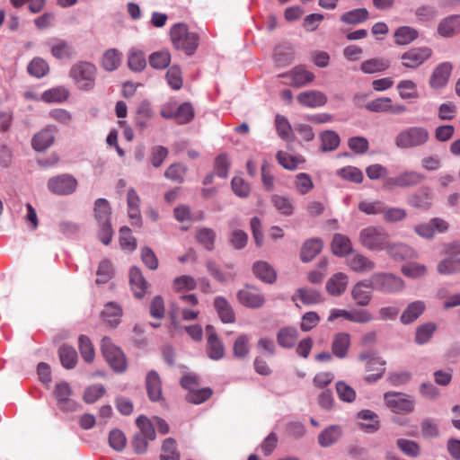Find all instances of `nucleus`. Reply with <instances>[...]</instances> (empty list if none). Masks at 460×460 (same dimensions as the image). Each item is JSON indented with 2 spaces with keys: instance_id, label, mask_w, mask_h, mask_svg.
<instances>
[{
  "instance_id": "1",
  "label": "nucleus",
  "mask_w": 460,
  "mask_h": 460,
  "mask_svg": "<svg viewBox=\"0 0 460 460\" xmlns=\"http://www.w3.org/2000/svg\"><path fill=\"white\" fill-rule=\"evenodd\" d=\"M389 240L388 232L384 227L377 226L364 227L358 234L359 243L371 252L384 251Z\"/></svg>"
},
{
  "instance_id": "2",
  "label": "nucleus",
  "mask_w": 460,
  "mask_h": 460,
  "mask_svg": "<svg viewBox=\"0 0 460 460\" xmlns=\"http://www.w3.org/2000/svg\"><path fill=\"white\" fill-rule=\"evenodd\" d=\"M173 46L187 55L191 56L199 46V36L195 32L189 31L185 23H176L170 31Z\"/></svg>"
},
{
  "instance_id": "3",
  "label": "nucleus",
  "mask_w": 460,
  "mask_h": 460,
  "mask_svg": "<svg viewBox=\"0 0 460 460\" xmlns=\"http://www.w3.org/2000/svg\"><path fill=\"white\" fill-rule=\"evenodd\" d=\"M96 73L93 64L80 61L72 66L69 75L80 90L91 91L95 85Z\"/></svg>"
},
{
  "instance_id": "4",
  "label": "nucleus",
  "mask_w": 460,
  "mask_h": 460,
  "mask_svg": "<svg viewBox=\"0 0 460 460\" xmlns=\"http://www.w3.org/2000/svg\"><path fill=\"white\" fill-rule=\"evenodd\" d=\"M373 290L383 294H397L405 288L403 279L393 273L376 272L369 278Z\"/></svg>"
},
{
  "instance_id": "5",
  "label": "nucleus",
  "mask_w": 460,
  "mask_h": 460,
  "mask_svg": "<svg viewBox=\"0 0 460 460\" xmlns=\"http://www.w3.org/2000/svg\"><path fill=\"white\" fill-rule=\"evenodd\" d=\"M101 349L106 361L114 371L122 373L127 369V360L124 353L109 337L102 339Z\"/></svg>"
},
{
  "instance_id": "6",
  "label": "nucleus",
  "mask_w": 460,
  "mask_h": 460,
  "mask_svg": "<svg viewBox=\"0 0 460 460\" xmlns=\"http://www.w3.org/2000/svg\"><path fill=\"white\" fill-rule=\"evenodd\" d=\"M385 404L394 413L409 414L415 410L414 398L407 394L399 392H386L384 394Z\"/></svg>"
},
{
  "instance_id": "7",
  "label": "nucleus",
  "mask_w": 460,
  "mask_h": 460,
  "mask_svg": "<svg viewBox=\"0 0 460 460\" xmlns=\"http://www.w3.org/2000/svg\"><path fill=\"white\" fill-rule=\"evenodd\" d=\"M429 135L425 128L411 127L397 135L395 145L399 148H412L424 145Z\"/></svg>"
},
{
  "instance_id": "8",
  "label": "nucleus",
  "mask_w": 460,
  "mask_h": 460,
  "mask_svg": "<svg viewBox=\"0 0 460 460\" xmlns=\"http://www.w3.org/2000/svg\"><path fill=\"white\" fill-rule=\"evenodd\" d=\"M198 298L194 294L184 295L180 297L176 308L172 312V323H177V315L180 314L184 321L195 320L199 311L196 308Z\"/></svg>"
},
{
  "instance_id": "9",
  "label": "nucleus",
  "mask_w": 460,
  "mask_h": 460,
  "mask_svg": "<svg viewBox=\"0 0 460 460\" xmlns=\"http://www.w3.org/2000/svg\"><path fill=\"white\" fill-rule=\"evenodd\" d=\"M77 184L73 175L65 173L51 177L48 181V189L55 195L67 196L75 191Z\"/></svg>"
},
{
  "instance_id": "10",
  "label": "nucleus",
  "mask_w": 460,
  "mask_h": 460,
  "mask_svg": "<svg viewBox=\"0 0 460 460\" xmlns=\"http://www.w3.org/2000/svg\"><path fill=\"white\" fill-rule=\"evenodd\" d=\"M425 176L416 171H404L394 177L386 178L384 186L386 189L407 188L421 183Z\"/></svg>"
},
{
  "instance_id": "11",
  "label": "nucleus",
  "mask_w": 460,
  "mask_h": 460,
  "mask_svg": "<svg viewBox=\"0 0 460 460\" xmlns=\"http://www.w3.org/2000/svg\"><path fill=\"white\" fill-rule=\"evenodd\" d=\"M237 299L241 305L248 308H260L265 304V296L258 288L246 286L237 293Z\"/></svg>"
},
{
  "instance_id": "12",
  "label": "nucleus",
  "mask_w": 460,
  "mask_h": 460,
  "mask_svg": "<svg viewBox=\"0 0 460 460\" xmlns=\"http://www.w3.org/2000/svg\"><path fill=\"white\" fill-rule=\"evenodd\" d=\"M431 54L432 50L428 47L412 48L402 55V65L407 68H417L429 59Z\"/></svg>"
},
{
  "instance_id": "13",
  "label": "nucleus",
  "mask_w": 460,
  "mask_h": 460,
  "mask_svg": "<svg viewBox=\"0 0 460 460\" xmlns=\"http://www.w3.org/2000/svg\"><path fill=\"white\" fill-rule=\"evenodd\" d=\"M434 192L429 187H421L408 198V204L423 211L429 210L433 203Z\"/></svg>"
},
{
  "instance_id": "14",
  "label": "nucleus",
  "mask_w": 460,
  "mask_h": 460,
  "mask_svg": "<svg viewBox=\"0 0 460 460\" xmlns=\"http://www.w3.org/2000/svg\"><path fill=\"white\" fill-rule=\"evenodd\" d=\"M71 394V388L66 382H60L56 385L54 395L59 408L63 411H75L78 408V404L70 398Z\"/></svg>"
},
{
  "instance_id": "15",
  "label": "nucleus",
  "mask_w": 460,
  "mask_h": 460,
  "mask_svg": "<svg viewBox=\"0 0 460 460\" xmlns=\"http://www.w3.org/2000/svg\"><path fill=\"white\" fill-rule=\"evenodd\" d=\"M372 289L369 279L360 280L353 286L351 296L358 305L367 306L372 300Z\"/></svg>"
},
{
  "instance_id": "16",
  "label": "nucleus",
  "mask_w": 460,
  "mask_h": 460,
  "mask_svg": "<svg viewBox=\"0 0 460 460\" xmlns=\"http://www.w3.org/2000/svg\"><path fill=\"white\" fill-rule=\"evenodd\" d=\"M128 216L132 226L140 227L142 226V216L140 211V198L134 188H129L127 192Z\"/></svg>"
},
{
  "instance_id": "17",
  "label": "nucleus",
  "mask_w": 460,
  "mask_h": 460,
  "mask_svg": "<svg viewBox=\"0 0 460 460\" xmlns=\"http://www.w3.org/2000/svg\"><path fill=\"white\" fill-rule=\"evenodd\" d=\"M349 268L357 273H366L376 269V263L366 255L352 252L347 259Z\"/></svg>"
},
{
  "instance_id": "18",
  "label": "nucleus",
  "mask_w": 460,
  "mask_h": 460,
  "mask_svg": "<svg viewBox=\"0 0 460 460\" xmlns=\"http://www.w3.org/2000/svg\"><path fill=\"white\" fill-rule=\"evenodd\" d=\"M386 254L396 261L417 257L415 251L403 243H392L388 241L385 250Z\"/></svg>"
},
{
  "instance_id": "19",
  "label": "nucleus",
  "mask_w": 460,
  "mask_h": 460,
  "mask_svg": "<svg viewBox=\"0 0 460 460\" xmlns=\"http://www.w3.org/2000/svg\"><path fill=\"white\" fill-rule=\"evenodd\" d=\"M442 38H452L460 33V14H451L441 19L437 28Z\"/></svg>"
},
{
  "instance_id": "20",
  "label": "nucleus",
  "mask_w": 460,
  "mask_h": 460,
  "mask_svg": "<svg viewBox=\"0 0 460 460\" xmlns=\"http://www.w3.org/2000/svg\"><path fill=\"white\" fill-rule=\"evenodd\" d=\"M279 77H285L290 80L289 84L295 87H302L314 79V75L305 69L303 66H296L288 73L279 75Z\"/></svg>"
},
{
  "instance_id": "21",
  "label": "nucleus",
  "mask_w": 460,
  "mask_h": 460,
  "mask_svg": "<svg viewBox=\"0 0 460 460\" xmlns=\"http://www.w3.org/2000/svg\"><path fill=\"white\" fill-rule=\"evenodd\" d=\"M453 66L450 62H443L437 66L430 76L429 85L434 89L445 87L451 75Z\"/></svg>"
},
{
  "instance_id": "22",
  "label": "nucleus",
  "mask_w": 460,
  "mask_h": 460,
  "mask_svg": "<svg viewBox=\"0 0 460 460\" xmlns=\"http://www.w3.org/2000/svg\"><path fill=\"white\" fill-rule=\"evenodd\" d=\"M129 284L136 297L142 298L145 296L148 284L137 267H132L129 270Z\"/></svg>"
},
{
  "instance_id": "23",
  "label": "nucleus",
  "mask_w": 460,
  "mask_h": 460,
  "mask_svg": "<svg viewBox=\"0 0 460 460\" xmlns=\"http://www.w3.org/2000/svg\"><path fill=\"white\" fill-rule=\"evenodd\" d=\"M367 108L368 111L372 112H394V113H402L405 111V109L402 105H393L390 98L382 97L373 100L372 102L367 104Z\"/></svg>"
},
{
  "instance_id": "24",
  "label": "nucleus",
  "mask_w": 460,
  "mask_h": 460,
  "mask_svg": "<svg viewBox=\"0 0 460 460\" xmlns=\"http://www.w3.org/2000/svg\"><path fill=\"white\" fill-rule=\"evenodd\" d=\"M426 304L424 301L416 300L408 304L402 311L400 320L403 324L414 323L425 311Z\"/></svg>"
},
{
  "instance_id": "25",
  "label": "nucleus",
  "mask_w": 460,
  "mask_h": 460,
  "mask_svg": "<svg viewBox=\"0 0 460 460\" xmlns=\"http://www.w3.org/2000/svg\"><path fill=\"white\" fill-rule=\"evenodd\" d=\"M49 45L50 46L52 56L57 59L71 58L75 54L72 44L66 40L52 39Z\"/></svg>"
},
{
  "instance_id": "26",
  "label": "nucleus",
  "mask_w": 460,
  "mask_h": 460,
  "mask_svg": "<svg viewBox=\"0 0 460 460\" xmlns=\"http://www.w3.org/2000/svg\"><path fill=\"white\" fill-rule=\"evenodd\" d=\"M350 346V335L348 332H338L332 341V352L338 358H345Z\"/></svg>"
},
{
  "instance_id": "27",
  "label": "nucleus",
  "mask_w": 460,
  "mask_h": 460,
  "mask_svg": "<svg viewBox=\"0 0 460 460\" xmlns=\"http://www.w3.org/2000/svg\"><path fill=\"white\" fill-rule=\"evenodd\" d=\"M54 139L55 129L49 127L34 135L31 140V145L36 151L42 152L53 144Z\"/></svg>"
},
{
  "instance_id": "28",
  "label": "nucleus",
  "mask_w": 460,
  "mask_h": 460,
  "mask_svg": "<svg viewBox=\"0 0 460 460\" xmlns=\"http://www.w3.org/2000/svg\"><path fill=\"white\" fill-rule=\"evenodd\" d=\"M146 385L151 401L156 402L162 398V382L156 371L151 370L147 373Z\"/></svg>"
},
{
  "instance_id": "29",
  "label": "nucleus",
  "mask_w": 460,
  "mask_h": 460,
  "mask_svg": "<svg viewBox=\"0 0 460 460\" xmlns=\"http://www.w3.org/2000/svg\"><path fill=\"white\" fill-rule=\"evenodd\" d=\"M297 101L303 106L315 108L325 104L327 98L323 93L311 90L299 93Z\"/></svg>"
},
{
  "instance_id": "30",
  "label": "nucleus",
  "mask_w": 460,
  "mask_h": 460,
  "mask_svg": "<svg viewBox=\"0 0 460 460\" xmlns=\"http://www.w3.org/2000/svg\"><path fill=\"white\" fill-rule=\"evenodd\" d=\"M342 436L340 425H331L318 435V443L323 447H329L337 443Z\"/></svg>"
},
{
  "instance_id": "31",
  "label": "nucleus",
  "mask_w": 460,
  "mask_h": 460,
  "mask_svg": "<svg viewBox=\"0 0 460 460\" xmlns=\"http://www.w3.org/2000/svg\"><path fill=\"white\" fill-rule=\"evenodd\" d=\"M278 344L285 349L293 348L298 339V331L296 327L286 326L280 328L277 332Z\"/></svg>"
},
{
  "instance_id": "32",
  "label": "nucleus",
  "mask_w": 460,
  "mask_h": 460,
  "mask_svg": "<svg viewBox=\"0 0 460 460\" xmlns=\"http://www.w3.org/2000/svg\"><path fill=\"white\" fill-rule=\"evenodd\" d=\"M215 309L225 323H232L235 321V315L231 305L223 296H216L214 299Z\"/></svg>"
},
{
  "instance_id": "33",
  "label": "nucleus",
  "mask_w": 460,
  "mask_h": 460,
  "mask_svg": "<svg viewBox=\"0 0 460 460\" xmlns=\"http://www.w3.org/2000/svg\"><path fill=\"white\" fill-rule=\"evenodd\" d=\"M348 276L345 273L334 274L326 283V290L332 296H341L347 288Z\"/></svg>"
},
{
  "instance_id": "34",
  "label": "nucleus",
  "mask_w": 460,
  "mask_h": 460,
  "mask_svg": "<svg viewBox=\"0 0 460 460\" xmlns=\"http://www.w3.org/2000/svg\"><path fill=\"white\" fill-rule=\"evenodd\" d=\"M322 249V240L320 238H311L303 244L300 258L304 262L311 261Z\"/></svg>"
},
{
  "instance_id": "35",
  "label": "nucleus",
  "mask_w": 460,
  "mask_h": 460,
  "mask_svg": "<svg viewBox=\"0 0 460 460\" xmlns=\"http://www.w3.org/2000/svg\"><path fill=\"white\" fill-rule=\"evenodd\" d=\"M332 252L340 257L346 256L353 252L350 239L341 234H335L332 242Z\"/></svg>"
},
{
  "instance_id": "36",
  "label": "nucleus",
  "mask_w": 460,
  "mask_h": 460,
  "mask_svg": "<svg viewBox=\"0 0 460 460\" xmlns=\"http://www.w3.org/2000/svg\"><path fill=\"white\" fill-rule=\"evenodd\" d=\"M102 316L110 326L115 327L120 323L122 309L117 303L109 302L104 305Z\"/></svg>"
},
{
  "instance_id": "37",
  "label": "nucleus",
  "mask_w": 460,
  "mask_h": 460,
  "mask_svg": "<svg viewBox=\"0 0 460 460\" xmlns=\"http://www.w3.org/2000/svg\"><path fill=\"white\" fill-rule=\"evenodd\" d=\"M254 275L265 283H273L277 274L274 269L266 261H257L252 268Z\"/></svg>"
},
{
  "instance_id": "38",
  "label": "nucleus",
  "mask_w": 460,
  "mask_h": 460,
  "mask_svg": "<svg viewBox=\"0 0 460 460\" xmlns=\"http://www.w3.org/2000/svg\"><path fill=\"white\" fill-rule=\"evenodd\" d=\"M369 13L366 8H356L345 12L340 20L341 22L349 25H358L363 23L368 19Z\"/></svg>"
},
{
  "instance_id": "39",
  "label": "nucleus",
  "mask_w": 460,
  "mask_h": 460,
  "mask_svg": "<svg viewBox=\"0 0 460 460\" xmlns=\"http://www.w3.org/2000/svg\"><path fill=\"white\" fill-rule=\"evenodd\" d=\"M207 353L213 360H219L224 357V345L216 333H210L208 337Z\"/></svg>"
},
{
  "instance_id": "40",
  "label": "nucleus",
  "mask_w": 460,
  "mask_h": 460,
  "mask_svg": "<svg viewBox=\"0 0 460 460\" xmlns=\"http://www.w3.org/2000/svg\"><path fill=\"white\" fill-rule=\"evenodd\" d=\"M111 208L106 199H97L94 202V216L98 222H111Z\"/></svg>"
},
{
  "instance_id": "41",
  "label": "nucleus",
  "mask_w": 460,
  "mask_h": 460,
  "mask_svg": "<svg viewBox=\"0 0 460 460\" xmlns=\"http://www.w3.org/2000/svg\"><path fill=\"white\" fill-rule=\"evenodd\" d=\"M390 62L384 58H370L361 63L360 68L365 74L383 72L389 68Z\"/></svg>"
},
{
  "instance_id": "42",
  "label": "nucleus",
  "mask_w": 460,
  "mask_h": 460,
  "mask_svg": "<svg viewBox=\"0 0 460 460\" xmlns=\"http://www.w3.org/2000/svg\"><path fill=\"white\" fill-rule=\"evenodd\" d=\"M438 272L441 275H451L460 270V258L449 256L440 261L437 266Z\"/></svg>"
},
{
  "instance_id": "43",
  "label": "nucleus",
  "mask_w": 460,
  "mask_h": 460,
  "mask_svg": "<svg viewBox=\"0 0 460 460\" xmlns=\"http://www.w3.org/2000/svg\"><path fill=\"white\" fill-rule=\"evenodd\" d=\"M122 54L115 49L105 51L102 60V67L107 71L116 70L121 63Z\"/></svg>"
},
{
  "instance_id": "44",
  "label": "nucleus",
  "mask_w": 460,
  "mask_h": 460,
  "mask_svg": "<svg viewBox=\"0 0 460 460\" xmlns=\"http://www.w3.org/2000/svg\"><path fill=\"white\" fill-rule=\"evenodd\" d=\"M58 354L64 367L71 369L75 367L77 363V353L74 348L63 345L59 348Z\"/></svg>"
},
{
  "instance_id": "45",
  "label": "nucleus",
  "mask_w": 460,
  "mask_h": 460,
  "mask_svg": "<svg viewBox=\"0 0 460 460\" xmlns=\"http://www.w3.org/2000/svg\"><path fill=\"white\" fill-rule=\"evenodd\" d=\"M68 97V91L62 86L51 88L44 92L40 100L48 103H58L66 100Z\"/></svg>"
},
{
  "instance_id": "46",
  "label": "nucleus",
  "mask_w": 460,
  "mask_h": 460,
  "mask_svg": "<svg viewBox=\"0 0 460 460\" xmlns=\"http://www.w3.org/2000/svg\"><path fill=\"white\" fill-rule=\"evenodd\" d=\"M419 33L417 30L410 26H402L394 32L395 42L398 45H407L417 39Z\"/></svg>"
},
{
  "instance_id": "47",
  "label": "nucleus",
  "mask_w": 460,
  "mask_h": 460,
  "mask_svg": "<svg viewBox=\"0 0 460 460\" xmlns=\"http://www.w3.org/2000/svg\"><path fill=\"white\" fill-rule=\"evenodd\" d=\"M271 202L275 208L284 216H290L293 213L294 206L291 199L283 195H272Z\"/></svg>"
},
{
  "instance_id": "48",
  "label": "nucleus",
  "mask_w": 460,
  "mask_h": 460,
  "mask_svg": "<svg viewBox=\"0 0 460 460\" xmlns=\"http://www.w3.org/2000/svg\"><path fill=\"white\" fill-rule=\"evenodd\" d=\"M436 324L433 323H427L420 325L416 329L415 342L419 345L426 344L429 341L436 331Z\"/></svg>"
},
{
  "instance_id": "49",
  "label": "nucleus",
  "mask_w": 460,
  "mask_h": 460,
  "mask_svg": "<svg viewBox=\"0 0 460 460\" xmlns=\"http://www.w3.org/2000/svg\"><path fill=\"white\" fill-rule=\"evenodd\" d=\"M28 73L37 78L43 77L49 70V64L41 58H34L28 65Z\"/></svg>"
},
{
  "instance_id": "50",
  "label": "nucleus",
  "mask_w": 460,
  "mask_h": 460,
  "mask_svg": "<svg viewBox=\"0 0 460 460\" xmlns=\"http://www.w3.org/2000/svg\"><path fill=\"white\" fill-rule=\"evenodd\" d=\"M128 67L135 72L142 71L146 66L144 52L137 49H131L128 53Z\"/></svg>"
},
{
  "instance_id": "51",
  "label": "nucleus",
  "mask_w": 460,
  "mask_h": 460,
  "mask_svg": "<svg viewBox=\"0 0 460 460\" xmlns=\"http://www.w3.org/2000/svg\"><path fill=\"white\" fill-rule=\"evenodd\" d=\"M136 424L139 429L137 434L149 439H155L156 437L153 422L146 416L140 415L136 420Z\"/></svg>"
},
{
  "instance_id": "52",
  "label": "nucleus",
  "mask_w": 460,
  "mask_h": 460,
  "mask_svg": "<svg viewBox=\"0 0 460 460\" xmlns=\"http://www.w3.org/2000/svg\"><path fill=\"white\" fill-rule=\"evenodd\" d=\"M279 164L285 169L294 171L303 162L300 157L294 156L287 152L279 151L276 155Z\"/></svg>"
},
{
  "instance_id": "53",
  "label": "nucleus",
  "mask_w": 460,
  "mask_h": 460,
  "mask_svg": "<svg viewBox=\"0 0 460 460\" xmlns=\"http://www.w3.org/2000/svg\"><path fill=\"white\" fill-rule=\"evenodd\" d=\"M385 203L381 200H362L358 203V209L367 215H383Z\"/></svg>"
},
{
  "instance_id": "54",
  "label": "nucleus",
  "mask_w": 460,
  "mask_h": 460,
  "mask_svg": "<svg viewBox=\"0 0 460 460\" xmlns=\"http://www.w3.org/2000/svg\"><path fill=\"white\" fill-rule=\"evenodd\" d=\"M216 234L215 232L207 227H201L197 230L196 239L207 250L211 251L214 247Z\"/></svg>"
},
{
  "instance_id": "55",
  "label": "nucleus",
  "mask_w": 460,
  "mask_h": 460,
  "mask_svg": "<svg viewBox=\"0 0 460 460\" xmlns=\"http://www.w3.org/2000/svg\"><path fill=\"white\" fill-rule=\"evenodd\" d=\"M230 160L226 153L218 155L214 162V172L220 178H226L230 169Z\"/></svg>"
},
{
  "instance_id": "56",
  "label": "nucleus",
  "mask_w": 460,
  "mask_h": 460,
  "mask_svg": "<svg viewBox=\"0 0 460 460\" xmlns=\"http://www.w3.org/2000/svg\"><path fill=\"white\" fill-rule=\"evenodd\" d=\"M358 418L363 420H370L369 423H361V427L367 432H374L379 429V421L377 415L370 410H362L358 414Z\"/></svg>"
},
{
  "instance_id": "57",
  "label": "nucleus",
  "mask_w": 460,
  "mask_h": 460,
  "mask_svg": "<svg viewBox=\"0 0 460 460\" xmlns=\"http://www.w3.org/2000/svg\"><path fill=\"white\" fill-rule=\"evenodd\" d=\"M170 61L171 55L166 50L154 52L149 57V64L155 69H164L167 67Z\"/></svg>"
},
{
  "instance_id": "58",
  "label": "nucleus",
  "mask_w": 460,
  "mask_h": 460,
  "mask_svg": "<svg viewBox=\"0 0 460 460\" xmlns=\"http://www.w3.org/2000/svg\"><path fill=\"white\" fill-rule=\"evenodd\" d=\"M383 218L388 223H396L406 218L407 212L404 208L398 207H387L385 205Z\"/></svg>"
},
{
  "instance_id": "59",
  "label": "nucleus",
  "mask_w": 460,
  "mask_h": 460,
  "mask_svg": "<svg viewBox=\"0 0 460 460\" xmlns=\"http://www.w3.org/2000/svg\"><path fill=\"white\" fill-rule=\"evenodd\" d=\"M161 460H180V454L173 438H166L162 445Z\"/></svg>"
},
{
  "instance_id": "60",
  "label": "nucleus",
  "mask_w": 460,
  "mask_h": 460,
  "mask_svg": "<svg viewBox=\"0 0 460 460\" xmlns=\"http://www.w3.org/2000/svg\"><path fill=\"white\" fill-rule=\"evenodd\" d=\"M337 174L349 181L360 183L364 179L363 172L357 167L345 166L337 171Z\"/></svg>"
},
{
  "instance_id": "61",
  "label": "nucleus",
  "mask_w": 460,
  "mask_h": 460,
  "mask_svg": "<svg viewBox=\"0 0 460 460\" xmlns=\"http://www.w3.org/2000/svg\"><path fill=\"white\" fill-rule=\"evenodd\" d=\"M79 350L85 362L91 363L94 359L95 352L90 339L85 335H81L78 339Z\"/></svg>"
},
{
  "instance_id": "62",
  "label": "nucleus",
  "mask_w": 460,
  "mask_h": 460,
  "mask_svg": "<svg viewBox=\"0 0 460 460\" xmlns=\"http://www.w3.org/2000/svg\"><path fill=\"white\" fill-rule=\"evenodd\" d=\"M420 430L424 438H435L439 436L438 425L431 418H425L421 420Z\"/></svg>"
},
{
  "instance_id": "63",
  "label": "nucleus",
  "mask_w": 460,
  "mask_h": 460,
  "mask_svg": "<svg viewBox=\"0 0 460 460\" xmlns=\"http://www.w3.org/2000/svg\"><path fill=\"white\" fill-rule=\"evenodd\" d=\"M231 187L233 192L239 198L245 199L250 195V184L240 176L233 177Z\"/></svg>"
},
{
  "instance_id": "64",
  "label": "nucleus",
  "mask_w": 460,
  "mask_h": 460,
  "mask_svg": "<svg viewBox=\"0 0 460 460\" xmlns=\"http://www.w3.org/2000/svg\"><path fill=\"white\" fill-rule=\"evenodd\" d=\"M322 151L328 152L335 150L340 144L339 136L333 131H324L321 134Z\"/></svg>"
}]
</instances>
